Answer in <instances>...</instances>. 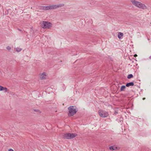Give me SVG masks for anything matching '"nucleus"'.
<instances>
[{
	"label": "nucleus",
	"instance_id": "obj_1",
	"mask_svg": "<svg viewBox=\"0 0 151 151\" xmlns=\"http://www.w3.org/2000/svg\"><path fill=\"white\" fill-rule=\"evenodd\" d=\"M68 114L70 117L74 115L78 111V110L76 106H70L68 108Z\"/></svg>",
	"mask_w": 151,
	"mask_h": 151
},
{
	"label": "nucleus",
	"instance_id": "obj_2",
	"mask_svg": "<svg viewBox=\"0 0 151 151\" xmlns=\"http://www.w3.org/2000/svg\"><path fill=\"white\" fill-rule=\"evenodd\" d=\"M131 2L133 4L139 8L144 9L146 7L144 4L135 0H131Z\"/></svg>",
	"mask_w": 151,
	"mask_h": 151
},
{
	"label": "nucleus",
	"instance_id": "obj_3",
	"mask_svg": "<svg viewBox=\"0 0 151 151\" xmlns=\"http://www.w3.org/2000/svg\"><path fill=\"white\" fill-rule=\"evenodd\" d=\"M77 135V134L76 133H67L64 134L63 138L65 139H72Z\"/></svg>",
	"mask_w": 151,
	"mask_h": 151
},
{
	"label": "nucleus",
	"instance_id": "obj_4",
	"mask_svg": "<svg viewBox=\"0 0 151 151\" xmlns=\"http://www.w3.org/2000/svg\"><path fill=\"white\" fill-rule=\"evenodd\" d=\"M52 23L47 21H43L41 23V27L44 29H50L52 27Z\"/></svg>",
	"mask_w": 151,
	"mask_h": 151
},
{
	"label": "nucleus",
	"instance_id": "obj_5",
	"mask_svg": "<svg viewBox=\"0 0 151 151\" xmlns=\"http://www.w3.org/2000/svg\"><path fill=\"white\" fill-rule=\"evenodd\" d=\"M98 113L100 116L102 117H106L108 115L107 112L101 110H99Z\"/></svg>",
	"mask_w": 151,
	"mask_h": 151
},
{
	"label": "nucleus",
	"instance_id": "obj_6",
	"mask_svg": "<svg viewBox=\"0 0 151 151\" xmlns=\"http://www.w3.org/2000/svg\"><path fill=\"white\" fill-rule=\"evenodd\" d=\"M64 6V4H59L53 5H51V9H57V8L63 7V6Z\"/></svg>",
	"mask_w": 151,
	"mask_h": 151
},
{
	"label": "nucleus",
	"instance_id": "obj_7",
	"mask_svg": "<svg viewBox=\"0 0 151 151\" xmlns=\"http://www.w3.org/2000/svg\"><path fill=\"white\" fill-rule=\"evenodd\" d=\"M109 149L111 150H118V147L115 146L114 145L110 147Z\"/></svg>",
	"mask_w": 151,
	"mask_h": 151
},
{
	"label": "nucleus",
	"instance_id": "obj_8",
	"mask_svg": "<svg viewBox=\"0 0 151 151\" xmlns=\"http://www.w3.org/2000/svg\"><path fill=\"white\" fill-rule=\"evenodd\" d=\"M134 84L133 82H130L127 83L126 84V86L127 87H129L130 86H134Z\"/></svg>",
	"mask_w": 151,
	"mask_h": 151
},
{
	"label": "nucleus",
	"instance_id": "obj_9",
	"mask_svg": "<svg viewBox=\"0 0 151 151\" xmlns=\"http://www.w3.org/2000/svg\"><path fill=\"white\" fill-rule=\"evenodd\" d=\"M123 35L124 34L123 33L119 32L118 33V38L120 39H121L122 37H123Z\"/></svg>",
	"mask_w": 151,
	"mask_h": 151
},
{
	"label": "nucleus",
	"instance_id": "obj_10",
	"mask_svg": "<svg viewBox=\"0 0 151 151\" xmlns=\"http://www.w3.org/2000/svg\"><path fill=\"white\" fill-rule=\"evenodd\" d=\"M7 90V88H6L2 86H0V91L4 90L6 91Z\"/></svg>",
	"mask_w": 151,
	"mask_h": 151
},
{
	"label": "nucleus",
	"instance_id": "obj_11",
	"mask_svg": "<svg viewBox=\"0 0 151 151\" xmlns=\"http://www.w3.org/2000/svg\"><path fill=\"white\" fill-rule=\"evenodd\" d=\"M126 86L123 85L120 88V91H122L124 90L126 88Z\"/></svg>",
	"mask_w": 151,
	"mask_h": 151
},
{
	"label": "nucleus",
	"instance_id": "obj_12",
	"mask_svg": "<svg viewBox=\"0 0 151 151\" xmlns=\"http://www.w3.org/2000/svg\"><path fill=\"white\" fill-rule=\"evenodd\" d=\"M133 77V75L132 74H130L128 75L127 78L128 79H130L132 78Z\"/></svg>",
	"mask_w": 151,
	"mask_h": 151
},
{
	"label": "nucleus",
	"instance_id": "obj_13",
	"mask_svg": "<svg viewBox=\"0 0 151 151\" xmlns=\"http://www.w3.org/2000/svg\"><path fill=\"white\" fill-rule=\"evenodd\" d=\"M46 10L51 9V6H46Z\"/></svg>",
	"mask_w": 151,
	"mask_h": 151
},
{
	"label": "nucleus",
	"instance_id": "obj_14",
	"mask_svg": "<svg viewBox=\"0 0 151 151\" xmlns=\"http://www.w3.org/2000/svg\"><path fill=\"white\" fill-rule=\"evenodd\" d=\"M33 110L34 111L38 112L39 113H41V111L39 109H34Z\"/></svg>",
	"mask_w": 151,
	"mask_h": 151
},
{
	"label": "nucleus",
	"instance_id": "obj_15",
	"mask_svg": "<svg viewBox=\"0 0 151 151\" xmlns=\"http://www.w3.org/2000/svg\"><path fill=\"white\" fill-rule=\"evenodd\" d=\"M22 50V48H16V50L17 52H20V51H21Z\"/></svg>",
	"mask_w": 151,
	"mask_h": 151
},
{
	"label": "nucleus",
	"instance_id": "obj_16",
	"mask_svg": "<svg viewBox=\"0 0 151 151\" xmlns=\"http://www.w3.org/2000/svg\"><path fill=\"white\" fill-rule=\"evenodd\" d=\"M41 9L44 10H46V6H42L41 7Z\"/></svg>",
	"mask_w": 151,
	"mask_h": 151
},
{
	"label": "nucleus",
	"instance_id": "obj_17",
	"mask_svg": "<svg viewBox=\"0 0 151 151\" xmlns=\"http://www.w3.org/2000/svg\"><path fill=\"white\" fill-rule=\"evenodd\" d=\"M7 49L8 50H10L11 49V47H9V46H8L7 47Z\"/></svg>",
	"mask_w": 151,
	"mask_h": 151
},
{
	"label": "nucleus",
	"instance_id": "obj_18",
	"mask_svg": "<svg viewBox=\"0 0 151 151\" xmlns=\"http://www.w3.org/2000/svg\"><path fill=\"white\" fill-rule=\"evenodd\" d=\"M41 79H45V77H44V76H42V77H41Z\"/></svg>",
	"mask_w": 151,
	"mask_h": 151
},
{
	"label": "nucleus",
	"instance_id": "obj_19",
	"mask_svg": "<svg viewBox=\"0 0 151 151\" xmlns=\"http://www.w3.org/2000/svg\"><path fill=\"white\" fill-rule=\"evenodd\" d=\"M8 151H14L12 149H10Z\"/></svg>",
	"mask_w": 151,
	"mask_h": 151
},
{
	"label": "nucleus",
	"instance_id": "obj_20",
	"mask_svg": "<svg viewBox=\"0 0 151 151\" xmlns=\"http://www.w3.org/2000/svg\"><path fill=\"white\" fill-rule=\"evenodd\" d=\"M118 114V112L117 111H115L114 113V114Z\"/></svg>",
	"mask_w": 151,
	"mask_h": 151
},
{
	"label": "nucleus",
	"instance_id": "obj_21",
	"mask_svg": "<svg viewBox=\"0 0 151 151\" xmlns=\"http://www.w3.org/2000/svg\"><path fill=\"white\" fill-rule=\"evenodd\" d=\"M45 73H42V75L43 76H45Z\"/></svg>",
	"mask_w": 151,
	"mask_h": 151
},
{
	"label": "nucleus",
	"instance_id": "obj_22",
	"mask_svg": "<svg viewBox=\"0 0 151 151\" xmlns=\"http://www.w3.org/2000/svg\"><path fill=\"white\" fill-rule=\"evenodd\" d=\"M137 55L136 54H135L134 55V57H137Z\"/></svg>",
	"mask_w": 151,
	"mask_h": 151
},
{
	"label": "nucleus",
	"instance_id": "obj_23",
	"mask_svg": "<svg viewBox=\"0 0 151 151\" xmlns=\"http://www.w3.org/2000/svg\"><path fill=\"white\" fill-rule=\"evenodd\" d=\"M145 98H143V99H143V100H145Z\"/></svg>",
	"mask_w": 151,
	"mask_h": 151
},
{
	"label": "nucleus",
	"instance_id": "obj_24",
	"mask_svg": "<svg viewBox=\"0 0 151 151\" xmlns=\"http://www.w3.org/2000/svg\"><path fill=\"white\" fill-rule=\"evenodd\" d=\"M149 58H150V59H151V56H150V57H149Z\"/></svg>",
	"mask_w": 151,
	"mask_h": 151
}]
</instances>
